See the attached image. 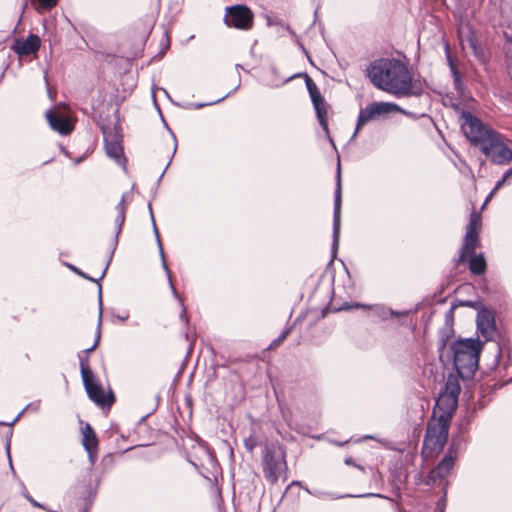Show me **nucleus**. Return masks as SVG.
<instances>
[{
  "instance_id": "obj_46",
  "label": "nucleus",
  "mask_w": 512,
  "mask_h": 512,
  "mask_svg": "<svg viewBox=\"0 0 512 512\" xmlns=\"http://www.w3.org/2000/svg\"><path fill=\"white\" fill-rule=\"evenodd\" d=\"M226 96L222 97L221 99H218L217 101H214V103H217V102H221V100H223ZM210 104H213V102H211Z\"/></svg>"
},
{
  "instance_id": "obj_16",
  "label": "nucleus",
  "mask_w": 512,
  "mask_h": 512,
  "mask_svg": "<svg viewBox=\"0 0 512 512\" xmlns=\"http://www.w3.org/2000/svg\"><path fill=\"white\" fill-rule=\"evenodd\" d=\"M149 209H151V206H149ZM150 214H151V219H152V223H153V231H154V234L156 236V240H157L160 256H161V259H162V267H163L164 271L167 274L168 282H169V285H170V288H171V291H172L174 297L180 301L181 305H183L182 300L179 297V294H178L177 290L175 289V287L173 285L171 274H170V270H169V268H168V266H167V264L165 262L164 251H163L162 243H161V240H160L159 232H158L155 220H154V216H153L152 210H150ZM185 313H186L185 307L182 306V315H184Z\"/></svg>"
},
{
  "instance_id": "obj_21",
  "label": "nucleus",
  "mask_w": 512,
  "mask_h": 512,
  "mask_svg": "<svg viewBox=\"0 0 512 512\" xmlns=\"http://www.w3.org/2000/svg\"><path fill=\"white\" fill-rule=\"evenodd\" d=\"M98 306H99V315H98L96 340H95L94 344L90 348L83 351L82 354L88 355L90 352L95 350L100 341V327H101V323H102V313H103V301H102L101 287L99 288V293H98Z\"/></svg>"
},
{
  "instance_id": "obj_30",
  "label": "nucleus",
  "mask_w": 512,
  "mask_h": 512,
  "mask_svg": "<svg viewBox=\"0 0 512 512\" xmlns=\"http://www.w3.org/2000/svg\"><path fill=\"white\" fill-rule=\"evenodd\" d=\"M446 53H447V61H448L449 67L451 69L452 75L454 77V81H455L456 84H458V82H459V74H458L457 69H456L455 65L453 64L452 58H451V56L449 54L448 46H446Z\"/></svg>"
},
{
  "instance_id": "obj_43",
  "label": "nucleus",
  "mask_w": 512,
  "mask_h": 512,
  "mask_svg": "<svg viewBox=\"0 0 512 512\" xmlns=\"http://www.w3.org/2000/svg\"><path fill=\"white\" fill-rule=\"evenodd\" d=\"M82 159H83L82 157L77 158V159L75 160V164H79V163L82 161Z\"/></svg>"
},
{
  "instance_id": "obj_24",
  "label": "nucleus",
  "mask_w": 512,
  "mask_h": 512,
  "mask_svg": "<svg viewBox=\"0 0 512 512\" xmlns=\"http://www.w3.org/2000/svg\"><path fill=\"white\" fill-rule=\"evenodd\" d=\"M369 309L374 310L376 315L379 316L382 320H386L389 317L400 316V315L406 314V312L394 311L392 309H387L384 306H379V305L370 306Z\"/></svg>"
},
{
  "instance_id": "obj_22",
  "label": "nucleus",
  "mask_w": 512,
  "mask_h": 512,
  "mask_svg": "<svg viewBox=\"0 0 512 512\" xmlns=\"http://www.w3.org/2000/svg\"><path fill=\"white\" fill-rule=\"evenodd\" d=\"M469 268L471 273L481 275L486 270V261L482 254L471 257L469 261Z\"/></svg>"
},
{
  "instance_id": "obj_36",
  "label": "nucleus",
  "mask_w": 512,
  "mask_h": 512,
  "mask_svg": "<svg viewBox=\"0 0 512 512\" xmlns=\"http://www.w3.org/2000/svg\"><path fill=\"white\" fill-rule=\"evenodd\" d=\"M305 490L314 495V496H317V497H321V496H329V497H333L335 499H338V498H341L342 496H334L332 493H328V492H321V491H315V492H311L308 488H305Z\"/></svg>"
},
{
  "instance_id": "obj_20",
  "label": "nucleus",
  "mask_w": 512,
  "mask_h": 512,
  "mask_svg": "<svg viewBox=\"0 0 512 512\" xmlns=\"http://www.w3.org/2000/svg\"><path fill=\"white\" fill-rule=\"evenodd\" d=\"M478 244V237L477 234L466 232L464 237L463 246L461 249V254L459 256V262H462L465 260V257L467 254L474 253L476 247Z\"/></svg>"
},
{
  "instance_id": "obj_18",
  "label": "nucleus",
  "mask_w": 512,
  "mask_h": 512,
  "mask_svg": "<svg viewBox=\"0 0 512 512\" xmlns=\"http://www.w3.org/2000/svg\"><path fill=\"white\" fill-rule=\"evenodd\" d=\"M82 434H83V439H82L83 446L89 454L90 461L93 463L94 462L93 453L96 451V448H97V438H96L95 432L93 431L92 427L89 424H87L85 426V428L83 429Z\"/></svg>"
},
{
  "instance_id": "obj_14",
  "label": "nucleus",
  "mask_w": 512,
  "mask_h": 512,
  "mask_svg": "<svg viewBox=\"0 0 512 512\" xmlns=\"http://www.w3.org/2000/svg\"><path fill=\"white\" fill-rule=\"evenodd\" d=\"M46 119L50 127L62 135H67L73 130V125L70 120L59 110L47 111Z\"/></svg>"
},
{
  "instance_id": "obj_9",
  "label": "nucleus",
  "mask_w": 512,
  "mask_h": 512,
  "mask_svg": "<svg viewBox=\"0 0 512 512\" xmlns=\"http://www.w3.org/2000/svg\"><path fill=\"white\" fill-rule=\"evenodd\" d=\"M85 390L91 401L99 406H110L114 401L111 391L106 393L95 376L82 379Z\"/></svg>"
},
{
  "instance_id": "obj_2",
  "label": "nucleus",
  "mask_w": 512,
  "mask_h": 512,
  "mask_svg": "<svg viewBox=\"0 0 512 512\" xmlns=\"http://www.w3.org/2000/svg\"><path fill=\"white\" fill-rule=\"evenodd\" d=\"M483 342L479 339L465 338L453 342L442 340L439 345V359L443 363L453 362V365L463 379H470L478 369L479 356Z\"/></svg>"
},
{
  "instance_id": "obj_7",
  "label": "nucleus",
  "mask_w": 512,
  "mask_h": 512,
  "mask_svg": "<svg viewBox=\"0 0 512 512\" xmlns=\"http://www.w3.org/2000/svg\"><path fill=\"white\" fill-rule=\"evenodd\" d=\"M402 109L390 102H374L361 109L358 115L357 125L352 138H355L360 129L369 121L393 112H400Z\"/></svg>"
},
{
  "instance_id": "obj_17",
  "label": "nucleus",
  "mask_w": 512,
  "mask_h": 512,
  "mask_svg": "<svg viewBox=\"0 0 512 512\" xmlns=\"http://www.w3.org/2000/svg\"><path fill=\"white\" fill-rule=\"evenodd\" d=\"M40 47V39L37 35H29L25 40H19L14 46L19 56H27L36 53Z\"/></svg>"
},
{
  "instance_id": "obj_8",
  "label": "nucleus",
  "mask_w": 512,
  "mask_h": 512,
  "mask_svg": "<svg viewBox=\"0 0 512 512\" xmlns=\"http://www.w3.org/2000/svg\"><path fill=\"white\" fill-rule=\"evenodd\" d=\"M224 23L228 27H234L239 30H248L252 27L253 13L244 5L227 7Z\"/></svg>"
},
{
  "instance_id": "obj_44",
  "label": "nucleus",
  "mask_w": 512,
  "mask_h": 512,
  "mask_svg": "<svg viewBox=\"0 0 512 512\" xmlns=\"http://www.w3.org/2000/svg\"><path fill=\"white\" fill-rule=\"evenodd\" d=\"M345 463L350 465V464L352 463V459H351V458H347V459L345 460Z\"/></svg>"
},
{
  "instance_id": "obj_49",
  "label": "nucleus",
  "mask_w": 512,
  "mask_h": 512,
  "mask_svg": "<svg viewBox=\"0 0 512 512\" xmlns=\"http://www.w3.org/2000/svg\"><path fill=\"white\" fill-rule=\"evenodd\" d=\"M0 425H8L9 426V423L0 422Z\"/></svg>"
},
{
  "instance_id": "obj_40",
  "label": "nucleus",
  "mask_w": 512,
  "mask_h": 512,
  "mask_svg": "<svg viewBox=\"0 0 512 512\" xmlns=\"http://www.w3.org/2000/svg\"><path fill=\"white\" fill-rule=\"evenodd\" d=\"M26 498L27 500L35 507H38V508H42V509H45L44 506L42 504H40L39 502H37L36 500H34L31 496L29 495H26Z\"/></svg>"
},
{
  "instance_id": "obj_10",
  "label": "nucleus",
  "mask_w": 512,
  "mask_h": 512,
  "mask_svg": "<svg viewBox=\"0 0 512 512\" xmlns=\"http://www.w3.org/2000/svg\"><path fill=\"white\" fill-rule=\"evenodd\" d=\"M103 136L108 157L113 159L118 165L124 166L126 159L123 154L121 136L116 131H107L106 129H103Z\"/></svg>"
},
{
  "instance_id": "obj_15",
  "label": "nucleus",
  "mask_w": 512,
  "mask_h": 512,
  "mask_svg": "<svg viewBox=\"0 0 512 512\" xmlns=\"http://www.w3.org/2000/svg\"><path fill=\"white\" fill-rule=\"evenodd\" d=\"M456 461V456L452 455L451 451L439 462V464L430 471L428 475V484L435 483L438 480L444 479L449 475Z\"/></svg>"
},
{
  "instance_id": "obj_29",
  "label": "nucleus",
  "mask_w": 512,
  "mask_h": 512,
  "mask_svg": "<svg viewBox=\"0 0 512 512\" xmlns=\"http://www.w3.org/2000/svg\"><path fill=\"white\" fill-rule=\"evenodd\" d=\"M466 43L472 49L473 53L476 56H478L479 55V48H478V45L476 43V40L471 35H469L466 40H461V44H462L463 48H465Z\"/></svg>"
},
{
  "instance_id": "obj_19",
  "label": "nucleus",
  "mask_w": 512,
  "mask_h": 512,
  "mask_svg": "<svg viewBox=\"0 0 512 512\" xmlns=\"http://www.w3.org/2000/svg\"><path fill=\"white\" fill-rule=\"evenodd\" d=\"M313 105H314V108L316 111V116L319 121V124L325 131V133L329 139V142L332 145H334L333 139L329 135L328 122H327V109H326L325 101L323 99L322 100H314Z\"/></svg>"
},
{
  "instance_id": "obj_3",
  "label": "nucleus",
  "mask_w": 512,
  "mask_h": 512,
  "mask_svg": "<svg viewBox=\"0 0 512 512\" xmlns=\"http://www.w3.org/2000/svg\"><path fill=\"white\" fill-rule=\"evenodd\" d=\"M451 413H442L431 421L426 430L423 448L430 452H440L446 444Z\"/></svg>"
},
{
  "instance_id": "obj_1",
  "label": "nucleus",
  "mask_w": 512,
  "mask_h": 512,
  "mask_svg": "<svg viewBox=\"0 0 512 512\" xmlns=\"http://www.w3.org/2000/svg\"><path fill=\"white\" fill-rule=\"evenodd\" d=\"M367 76L376 88L396 97L413 94L411 73L401 60L377 59L367 68Z\"/></svg>"
},
{
  "instance_id": "obj_45",
  "label": "nucleus",
  "mask_w": 512,
  "mask_h": 512,
  "mask_svg": "<svg viewBox=\"0 0 512 512\" xmlns=\"http://www.w3.org/2000/svg\"><path fill=\"white\" fill-rule=\"evenodd\" d=\"M366 496H376V497H382L381 495L379 494H367Z\"/></svg>"
},
{
  "instance_id": "obj_41",
  "label": "nucleus",
  "mask_w": 512,
  "mask_h": 512,
  "mask_svg": "<svg viewBox=\"0 0 512 512\" xmlns=\"http://www.w3.org/2000/svg\"><path fill=\"white\" fill-rule=\"evenodd\" d=\"M129 317V314L128 313H125L123 315H117L116 318L121 321V322H125Z\"/></svg>"
},
{
  "instance_id": "obj_47",
  "label": "nucleus",
  "mask_w": 512,
  "mask_h": 512,
  "mask_svg": "<svg viewBox=\"0 0 512 512\" xmlns=\"http://www.w3.org/2000/svg\"><path fill=\"white\" fill-rule=\"evenodd\" d=\"M204 106V104H197L196 107L197 108H202Z\"/></svg>"
},
{
  "instance_id": "obj_35",
  "label": "nucleus",
  "mask_w": 512,
  "mask_h": 512,
  "mask_svg": "<svg viewBox=\"0 0 512 512\" xmlns=\"http://www.w3.org/2000/svg\"><path fill=\"white\" fill-rule=\"evenodd\" d=\"M12 433L13 432L10 429L8 435L6 436V447H5L11 469H13L11 455H10V443H11Z\"/></svg>"
},
{
  "instance_id": "obj_32",
  "label": "nucleus",
  "mask_w": 512,
  "mask_h": 512,
  "mask_svg": "<svg viewBox=\"0 0 512 512\" xmlns=\"http://www.w3.org/2000/svg\"><path fill=\"white\" fill-rule=\"evenodd\" d=\"M290 329H286L284 330L277 339L273 340L272 343L270 344V348H275L277 346H279L286 338L287 336L289 335L290 333Z\"/></svg>"
},
{
  "instance_id": "obj_25",
  "label": "nucleus",
  "mask_w": 512,
  "mask_h": 512,
  "mask_svg": "<svg viewBox=\"0 0 512 512\" xmlns=\"http://www.w3.org/2000/svg\"><path fill=\"white\" fill-rule=\"evenodd\" d=\"M78 356H79L80 372H81L82 379L94 376V374L89 366L88 355L80 353Z\"/></svg>"
},
{
  "instance_id": "obj_23",
  "label": "nucleus",
  "mask_w": 512,
  "mask_h": 512,
  "mask_svg": "<svg viewBox=\"0 0 512 512\" xmlns=\"http://www.w3.org/2000/svg\"><path fill=\"white\" fill-rule=\"evenodd\" d=\"M117 209V216L115 219V225H116V234L118 235L121 232L122 226L125 221V213H126V206H125V200L124 196H122L121 201L116 207Z\"/></svg>"
},
{
  "instance_id": "obj_12",
  "label": "nucleus",
  "mask_w": 512,
  "mask_h": 512,
  "mask_svg": "<svg viewBox=\"0 0 512 512\" xmlns=\"http://www.w3.org/2000/svg\"><path fill=\"white\" fill-rule=\"evenodd\" d=\"M477 331L478 335L484 338V341H489L493 338L496 326L492 313L488 310H481L477 314Z\"/></svg>"
},
{
  "instance_id": "obj_39",
  "label": "nucleus",
  "mask_w": 512,
  "mask_h": 512,
  "mask_svg": "<svg viewBox=\"0 0 512 512\" xmlns=\"http://www.w3.org/2000/svg\"><path fill=\"white\" fill-rule=\"evenodd\" d=\"M505 53L509 59H512V41L507 42L504 47Z\"/></svg>"
},
{
  "instance_id": "obj_38",
  "label": "nucleus",
  "mask_w": 512,
  "mask_h": 512,
  "mask_svg": "<svg viewBox=\"0 0 512 512\" xmlns=\"http://www.w3.org/2000/svg\"><path fill=\"white\" fill-rule=\"evenodd\" d=\"M71 270H73L75 273H77L78 275L90 280V281H94V282H98L99 279H94L92 277H89L87 276L86 274H84L82 271H80L78 268L74 267V266H69Z\"/></svg>"
},
{
  "instance_id": "obj_6",
  "label": "nucleus",
  "mask_w": 512,
  "mask_h": 512,
  "mask_svg": "<svg viewBox=\"0 0 512 512\" xmlns=\"http://www.w3.org/2000/svg\"><path fill=\"white\" fill-rule=\"evenodd\" d=\"M283 450L276 445L267 446L263 453V466L266 478L276 482L285 470L286 462Z\"/></svg>"
},
{
  "instance_id": "obj_13",
  "label": "nucleus",
  "mask_w": 512,
  "mask_h": 512,
  "mask_svg": "<svg viewBox=\"0 0 512 512\" xmlns=\"http://www.w3.org/2000/svg\"><path fill=\"white\" fill-rule=\"evenodd\" d=\"M459 393V384L456 381L448 380L444 392L437 399V406L441 408L443 405H446L450 410L454 411L457 406Z\"/></svg>"
},
{
  "instance_id": "obj_34",
  "label": "nucleus",
  "mask_w": 512,
  "mask_h": 512,
  "mask_svg": "<svg viewBox=\"0 0 512 512\" xmlns=\"http://www.w3.org/2000/svg\"><path fill=\"white\" fill-rule=\"evenodd\" d=\"M58 3V0H40L39 1V8L44 10H49L56 6Z\"/></svg>"
},
{
  "instance_id": "obj_42",
  "label": "nucleus",
  "mask_w": 512,
  "mask_h": 512,
  "mask_svg": "<svg viewBox=\"0 0 512 512\" xmlns=\"http://www.w3.org/2000/svg\"><path fill=\"white\" fill-rule=\"evenodd\" d=\"M107 269H108V265L104 268V270H103V271H102V273L100 274L99 279H102V278L105 276Z\"/></svg>"
},
{
  "instance_id": "obj_31",
  "label": "nucleus",
  "mask_w": 512,
  "mask_h": 512,
  "mask_svg": "<svg viewBox=\"0 0 512 512\" xmlns=\"http://www.w3.org/2000/svg\"><path fill=\"white\" fill-rule=\"evenodd\" d=\"M38 408H39V402H36V403H30V404L26 405V407L24 408V410H23L22 412H20V413L15 417V419H14L11 423H9V426H10V427H11V426H13V425H14V424L19 420V418L21 417V415L23 414V412H24L25 410H33V411H37V410H38Z\"/></svg>"
},
{
  "instance_id": "obj_5",
  "label": "nucleus",
  "mask_w": 512,
  "mask_h": 512,
  "mask_svg": "<svg viewBox=\"0 0 512 512\" xmlns=\"http://www.w3.org/2000/svg\"><path fill=\"white\" fill-rule=\"evenodd\" d=\"M480 149L495 164L507 165L512 161V150L508 147L504 137L496 131Z\"/></svg>"
},
{
  "instance_id": "obj_33",
  "label": "nucleus",
  "mask_w": 512,
  "mask_h": 512,
  "mask_svg": "<svg viewBox=\"0 0 512 512\" xmlns=\"http://www.w3.org/2000/svg\"><path fill=\"white\" fill-rule=\"evenodd\" d=\"M244 446L250 453L253 452L254 448L257 446V441L254 436H249L244 440Z\"/></svg>"
},
{
  "instance_id": "obj_28",
  "label": "nucleus",
  "mask_w": 512,
  "mask_h": 512,
  "mask_svg": "<svg viewBox=\"0 0 512 512\" xmlns=\"http://www.w3.org/2000/svg\"><path fill=\"white\" fill-rule=\"evenodd\" d=\"M306 86H307L308 92L310 94V97H311V100L313 103H314V100H322L323 99L319 92L317 85L309 77H307V79H306Z\"/></svg>"
},
{
  "instance_id": "obj_27",
  "label": "nucleus",
  "mask_w": 512,
  "mask_h": 512,
  "mask_svg": "<svg viewBox=\"0 0 512 512\" xmlns=\"http://www.w3.org/2000/svg\"><path fill=\"white\" fill-rule=\"evenodd\" d=\"M480 226H481V216L476 212H472L470 215L469 223L466 228V232L478 234V230H479Z\"/></svg>"
},
{
  "instance_id": "obj_11",
  "label": "nucleus",
  "mask_w": 512,
  "mask_h": 512,
  "mask_svg": "<svg viewBox=\"0 0 512 512\" xmlns=\"http://www.w3.org/2000/svg\"><path fill=\"white\" fill-rule=\"evenodd\" d=\"M341 178H340V165L338 164V172H337V184L335 190V200H334V217H333V252L335 253L338 249L339 245V237H340V226H341Z\"/></svg>"
},
{
  "instance_id": "obj_26",
  "label": "nucleus",
  "mask_w": 512,
  "mask_h": 512,
  "mask_svg": "<svg viewBox=\"0 0 512 512\" xmlns=\"http://www.w3.org/2000/svg\"><path fill=\"white\" fill-rule=\"evenodd\" d=\"M511 178H512V168L507 170L505 172V174L503 175L502 179L496 183L495 187L492 189V191L487 196V198L484 202V205H486L492 199V197L495 195V193L504 185V183L509 182Z\"/></svg>"
},
{
  "instance_id": "obj_37",
  "label": "nucleus",
  "mask_w": 512,
  "mask_h": 512,
  "mask_svg": "<svg viewBox=\"0 0 512 512\" xmlns=\"http://www.w3.org/2000/svg\"><path fill=\"white\" fill-rule=\"evenodd\" d=\"M371 305H364V304H359V303H353V304H345L343 306V309H352V308H364V309H369Z\"/></svg>"
},
{
  "instance_id": "obj_48",
  "label": "nucleus",
  "mask_w": 512,
  "mask_h": 512,
  "mask_svg": "<svg viewBox=\"0 0 512 512\" xmlns=\"http://www.w3.org/2000/svg\"><path fill=\"white\" fill-rule=\"evenodd\" d=\"M286 28H287V30H288L291 34L293 33V31L290 29V27H289V26H287Z\"/></svg>"
},
{
  "instance_id": "obj_4",
  "label": "nucleus",
  "mask_w": 512,
  "mask_h": 512,
  "mask_svg": "<svg viewBox=\"0 0 512 512\" xmlns=\"http://www.w3.org/2000/svg\"><path fill=\"white\" fill-rule=\"evenodd\" d=\"M461 129L466 138L476 146L481 147L495 132L486 126L479 118L469 111H463L460 115Z\"/></svg>"
}]
</instances>
